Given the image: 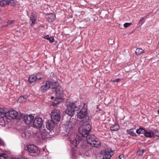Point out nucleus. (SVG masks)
<instances>
[{"label":"nucleus","instance_id":"nucleus-30","mask_svg":"<svg viewBox=\"0 0 159 159\" xmlns=\"http://www.w3.org/2000/svg\"><path fill=\"white\" fill-rule=\"evenodd\" d=\"M7 4L11 5L12 6H13L14 5L15 1L14 0H7Z\"/></svg>","mask_w":159,"mask_h":159},{"label":"nucleus","instance_id":"nucleus-38","mask_svg":"<svg viewBox=\"0 0 159 159\" xmlns=\"http://www.w3.org/2000/svg\"><path fill=\"white\" fill-rule=\"evenodd\" d=\"M120 81V78H118L116 79L114 81L115 82H118Z\"/></svg>","mask_w":159,"mask_h":159},{"label":"nucleus","instance_id":"nucleus-20","mask_svg":"<svg viewBox=\"0 0 159 159\" xmlns=\"http://www.w3.org/2000/svg\"><path fill=\"white\" fill-rule=\"evenodd\" d=\"M155 134L152 131H148L146 130L144 135L147 137L152 138L154 137Z\"/></svg>","mask_w":159,"mask_h":159},{"label":"nucleus","instance_id":"nucleus-18","mask_svg":"<svg viewBox=\"0 0 159 159\" xmlns=\"http://www.w3.org/2000/svg\"><path fill=\"white\" fill-rule=\"evenodd\" d=\"M2 112L0 111V125H4L7 121V116H4V115H3V116H2L1 115Z\"/></svg>","mask_w":159,"mask_h":159},{"label":"nucleus","instance_id":"nucleus-41","mask_svg":"<svg viewBox=\"0 0 159 159\" xmlns=\"http://www.w3.org/2000/svg\"><path fill=\"white\" fill-rule=\"evenodd\" d=\"M54 98V97L53 96H52L51 97V99L52 100H53Z\"/></svg>","mask_w":159,"mask_h":159},{"label":"nucleus","instance_id":"nucleus-8","mask_svg":"<svg viewBox=\"0 0 159 159\" xmlns=\"http://www.w3.org/2000/svg\"><path fill=\"white\" fill-rule=\"evenodd\" d=\"M20 117V120L23 121L25 124L27 125L30 124L34 119V116L32 114L30 115L22 114L21 115Z\"/></svg>","mask_w":159,"mask_h":159},{"label":"nucleus","instance_id":"nucleus-5","mask_svg":"<svg viewBox=\"0 0 159 159\" xmlns=\"http://www.w3.org/2000/svg\"><path fill=\"white\" fill-rule=\"evenodd\" d=\"M86 138L87 141L91 146L96 148L100 146V141L94 135H88Z\"/></svg>","mask_w":159,"mask_h":159},{"label":"nucleus","instance_id":"nucleus-24","mask_svg":"<svg viewBox=\"0 0 159 159\" xmlns=\"http://www.w3.org/2000/svg\"><path fill=\"white\" fill-rule=\"evenodd\" d=\"M31 134L28 131H25L22 134V136L23 138L28 139L30 137Z\"/></svg>","mask_w":159,"mask_h":159},{"label":"nucleus","instance_id":"nucleus-4","mask_svg":"<svg viewBox=\"0 0 159 159\" xmlns=\"http://www.w3.org/2000/svg\"><path fill=\"white\" fill-rule=\"evenodd\" d=\"M67 108L65 110L66 113L71 117L73 116L75 112L79 111L80 109L74 102H70L67 104Z\"/></svg>","mask_w":159,"mask_h":159},{"label":"nucleus","instance_id":"nucleus-26","mask_svg":"<svg viewBox=\"0 0 159 159\" xmlns=\"http://www.w3.org/2000/svg\"><path fill=\"white\" fill-rule=\"evenodd\" d=\"M144 52V50L142 48H137L135 51L136 54L137 56L140 55Z\"/></svg>","mask_w":159,"mask_h":159},{"label":"nucleus","instance_id":"nucleus-33","mask_svg":"<svg viewBox=\"0 0 159 159\" xmlns=\"http://www.w3.org/2000/svg\"><path fill=\"white\" fill-rule=\"evenodd\" d=\"M144 151L145 150L144 149H143L142 151L140 150L138 152L140 155H142Z\"/></svg>","mask_w":159,"mask_h":159},{"label":"nucleus","instance_id":"nucleus-17","mask_svg":"<svg viewBox=\"0 0 159 159\" xmlns=\"http://www.w3.org/2000/svg\"><path fill=\"white\" fill-rule=\"evenodd\" d=\"M45 17L48 22L50 23L52 22L56 18L55 15L53 13L47 14Z\"/></svg>","mask_w":159,"mask_h":159},{"label":"nucleus","instance_id":"nucleus-6","mask_svg":"<svg viewBox=\"0 0 159 159\" xmlns=\"http://www.w3.org/2000/svg\"><path fill=\"white\" fill-rule=\"evenodd\" d=\"M91 129V125L89 124H86L82 125L80 126L79 128V132L83 137H86L90 132Z\"/></svg>","mask_w":159,"mask_h":159},{"label":"nucleus","instance_id":"nucleus-13","mask_svg":"<svg viewBox=\"0 0 159 159\" xmlns=\"http://www.w3.org/2000/svg\"><path fill=\"white\" fill-rule=\"evenodd\" d=\"M41 79V77H39L38 75H32L30 76L28 78V82L31 84L36 81L38 80H39Z\"/></svg>","mask_w":159,"mask_h":159},{"label":"nucleus","instance_id":"nucleus-27","mask_svg":"<svg viewBox=\"0 0 159 159\" xmlns=\"http://www.w3.org/2000/svg\"><path fill=\"white\" fill-rule=\"evenodd\" d=\"M26 99L23 96H20L18 100V102H26Z\"/></svg>","mask_w":159,"mask_h":159},{"label":"nucleus","instance_id":"nucleus-22","mask_svg":"<svg viewBox=\"0 0 159 159\" xmlns=\"http://www.w3.org/2000/svg\"><path fill=\"white\" fill-rule=\"evenodd\" d=\"M110 128L112 131H116L119 129L120 126L117 124L115 123L114 124L111 125Z\"/></svg>","mask_w":159,"mask_h":159},{"label":"nucleus","instance_id":"nucleus-15","mask_svg":"<svg viewBox=\"0 0 159 159\" xmlns=\"http://www.w3.org/2000/svg\"><path fill=\"white\" fill-rule=\"evenodd\" d=\"M55 123L52 120H48L46 123V125L47 128L49 130L52 129L54 127Z\"/></svg>","mask_w":159,"mask_h":159},{"label":"nucleus","instance_id":"nucleus-1","mask_svg":"<svg viewBox=\"0 0 159 159\" xmlns=\"http://www.w3.org/2000/svg\"><path fill=\"white\" fill-rule=\"evenodd\" d=\"M50 88H51L52 91H55L57 93H58L60 96H62V93L60 92V90L58 87V84L56 81L52 82L50 81H46L45 84L41 86L40 90L43 93H44Z\"/></svg>","mask_w":159,"mask_h":159},{"label":"nucleus","instance_id":"nucleus-42","mask_svg":"<svg viewBox=\"0 0 159 159\" xmlns=\"http://www.w3.org/2000/svg\"><path fill=\"white\" fill-rule=\"evenodd\" d=\"M157 138H156V139H159V136H157Z\"/></svg>","mask_w":159,"mask_h":159},{"label":"nucleus","instance_id":"nucleus-11","mask_svg":"<svg viewBox=\"0 0 159 159\" xmlns=\"http://www.w3.org/2000/svg\"><path fill=\"white\" fill-rule=\"evenodd\" d=\"M33 122V125L34 126L37 128H40L43 123V120L42 118L39 116L36 117L34 118Z\"/></svg>","mask_w":159,"mask_h":159},{"label":"nucleus","instance_id":"nucleus-35","mask_svg":"<svg viewBox=\"0 0 159 159\" xmlns=\"http://www.w3.org/2000/svg\"><path fill=\"white\" fill-rule=\"evenodd\" d=\"M49 36L48 35H47V36H44L43 38L45 39H46L48 40L50 39Z\"/></svg>","mask_w":159,"mask_h":159},{"label":"nucleus","instance_id":"nucleus-2","mask_svg":"<svg viewBox=\"0 0 159 159\" xmlns=\"http://www.w3.org/2000/svg\"><path fill=\"white\" fill-rule=\"evenodd\" d=\"M80 109L79 111H77L76 113L77 115L78 118L80 119H83L82 121L83 123L87 122L89 120V116H88L87 106L85 104H83V106L79 107Z\"/></svg>","mask_w":159,"mask_h":159},{"label":"nucleus","instance_id":"nucleus-28","mask_svg":"<svg viewBox=\"0 0 159 159\" xmlns=\"http://www.w3.org/2000/svg\"><path fill=\"white\" fill-rule=\"evenodd\" d=\"M6 5H7V0H3L0 2V6L2 7Z\"/></svg>","mask_w":159,"mask_h":159},{"label":"nucleus","instance_id":"nucleus-14","mask_svg":"<svg viewBox=\"0 0 159 159\" xmlns=\"http://www.w3.org/2000/svg\"><path fill=\"white\" fill-rule=\"evenodd\" d=\"M60 92L61 93H62V96H60V95L58 93L57 94L55 92V93L57 95H56V97L55 98V100H54V102H53V104H52V105H53L54 106L56 105H57L59 103V102H60V100L61 99L62 97L63 96V93L61 90Z\"/></svg>","mask_w":159,"mask_h":159},{"label":"nucleus","instance_id":"nucleus-36","mask_svg":"<svg viewBox=\"0 0 159 159\" xmlns=\"http://www.w3.org/2000/svg\"><path fill=\"white\" fill-rule=\"evenodd\" d=\"M120 159H125L124 155L121 154L118 156Z\"/></svg>","mask_w":159,"mask_h":159},{"label":"nucleus","instance_id":"nucleus-19","mask_svg":"<svg viewBox=\"0 0 159 159\" xmlns=\"http://www.w3.org/2000/svg\"><path fill=\"white\" fill-rule=\"evenodd\" d=\"M80 143L79 140L77 141L76 139H74L70 142V146L72 148H75L77 144Z\"/></svg>","mask_w":159,"mask_h":159},{"label":"nucleus","instance_id":"nucleus-34","mask_svg":"<svg viewBox=\"0 0 159 159\" xmlns=\"http://www.w3.org/2000/svg\"><path fill=\"white\" fill-rule=\"evenodd\" d=\"M144 17L142 18L140 20V21H139V24H141V25L143 24V20H144Z\"/></svg>","mask_w":159,"mask_h":159},{"label":"nucleus","instance_id":"nucleus-40","mask_svg":"<svg viewBox=\"0 0 159 159\" xmlns=\"http://www.w3.org/2000/svg\"><path fill=\"white\" fill-rule=\"evenodd\" d=\"M81 146L84 149V148H86V145H83V146H82V145H81Z\"/></svg>","mask_w":159,"mask_h":159},{"label":"nucleus","instance_id":"nucleus-44","mask_svg":"<svg viewBox=\"0 0 159 159\" xmlns=\"http://www.w3.org/2000/svg\"><path fill=\"white\" fill-rule=\"evenodd\" d=\"M157 112L159 114V110H158Z\"/></svg>","mask_w":159,"mask_h":159},{"label":"nucleus","instance_id":"nucleus-12","mask_svg":"<svg viewBox=\"0 0 159 159\" xmlns=\"http://www.w3.org/2000/svg\"><path fill=\"white\" fill-rule=\"evenodd\" d=\"M114 152L110 149H105L103 154L102 159H110Z\"/></svg>","mask_w":159,"mask_h":159},{"label":"nucleus","instance_id":"nucleus-39","mask_svg":"<svg viewBox=\"0 0 159 159\" xmlns=\"http://www.w3.org/2000/svg\"><path fill=\"white\" fill-rule=\"evenodd\" d=\"M4 142L2 140H0V145H3L4 144Z\"/></svg>","mask_w":159,"mask_h":159},{"label":"nucleus","instance_id":"nucleus-32","mask_svg":"<svg viewBox=\"0 0 159 159\" xmlns=\"http://www.w3.org/2000/svg\"><path fill=\"white\" fill-rule=\"evenodd\" d=\"M50 43H53L54 42V39L53 37L51 36L50 37V39H48Z\"/></svg>","mask_w":159,"mask_h":159},{"label":"nucleus","instance_id":"nucleus-25","mask_svg":"<svg viewBox=\"0 0 159 159\" xmlns=\"http://www.w3.org/2000/svg\"><path fill=\"white\" fill-rule=\"evenodd\" d=\"M146 130L143 127H140L139 129H137L136 130V132L139 134H143L144 135L146 131Z\"/></svg>","mask_w":159,"mask_h":159},{"label":"nucleus","instance_id":"nucleus-16","mask_svg":"<svg viewBox=\"0 0 159 159\" xmlns=\"http://www.w3.org/2000/svg\"><path fill=\"white\" fill-rule=\"evenodd\" d=\"M37 19V17L35 14L32 12L30 16V23L31 26H33L35 24V20Z\"/></svg>","mask_w":159,"mask_h":159},{"label":"nucleus","instance_id":"nucleus-10","mask_svg":"<svg viewBox=\"0 0 159 159\" xmlns=\"http://www.w3.org/2000/svg\"><path fill=\"white\" fill-rule=\"evenodd\" d=\"M3 114H6L7 118L10 119H15L17 118L18 113L17 112L13 109L9 110L7 112H3Z\"/></svg>","mask_w":159,"mask_h":159},{"label":"nucleus","instance_id":"nucleus-31","mask_svg":"<svg viewBox=\"0 0 159 159\" xmlns=\"http://www.w3.org/2000/svg\"><path fill=\"white\" fill-rule=\"evenodd\" d=\"M131 25V23H125L124 25V26L125 28H127Z\"/></svg>","mask_w":159,"mask_h":159},{"label":"nucleus","instance_id":"nucleus-9","mask_svg":"<svg viewBox=\"0 0 159 159\" xmlns=\"http://www.w3.org/2000/svg\"><path fill=\"white\" fill-rule=\"evenodd\" d=\"M27 148V149L29 152V154L31 156H35L37 155L39 153L38 148L34 146V145H28Z\"/></svg>","mask_w":159,"mask_h":159},{"label":"nucleus","instance_id":"nucleus-29","mask_svg":"<svg viewBox=\"0 0 159 159\" xmlns=\"http://www.w3.org/2000/svg\"><path fill=\"white\" fill-rule=\"evenodd\" d=\"M7 155L4 153L0 154V159H6L7 158Z\"/></svg>","mask_w":159,"mask_h":159},{"label":"nucleus","instance_id":"nucleus-3","mask_svg":"<svg viewBox=\"0 0 159 159\" xmlns=\"http://www.w3.org/2000/svg\"><path fill=\"white\" fill-rule=\"evenodd\" d=\"M51 132L47 131L45 129L40 128L39 130L35 133L36 137L38 139L39 141L41 139L43 140L50 138L51 136Z\"/></svg>","mask_w":159,"mask_h":159},{"label":"nucleus","instance_id":"nucleus-23","mask_svg":"<svg viewBox=\"0 0 159 159\" xmlns=\"http://www.w3.org/2000/svg\"><path fill=\"white\" fill-rule=\"evenodd\" d=\"M65 128L67 130H68V131H69L72 127L71 122L70 121L66 122V123L65 124Z\"/></svg>","mask_w":159,"mask_h":159},{"label":"nucleus","instance_id":"nucleus-7","mask_svg":"<svg viewBox=\"0 0 159 159\" xmlns=\"http://www.w3.org/2000/svg\"><path fill=\"white\" fill-rule=\"evenodd\" d=\"M51 120L56 124H57L59 123L61 119V112L58 109L52 110L51 113Z\"/></svg>","mask_w":159,"mask_h":159},{"label":"nucleus","instance_id":"nucleus-43","mask_svg":"<svg viewBox=\"0 0 159 159\" xmlns=\"http://www.w3.org/2000/svg\"><path fill=\"white\" fill-rule=\"evenodd\" d=\"M116 159H120L119 157H118Z\"/></svg>","mask_w":159,"mask_h":159},{"label":"nucleus","instance_id":"nucleus-21","mask_svg":"<svg viewBox=\"0 0 159 159\" xmlns=\"http://www.w3.org/2000/svg\"><path fill=\"white\" fill-rule=\"evenodd\" d=\"M134 129L133 128H131L126 130V133L132 136L136 137L137 134L134 131Z\"/></svg>","mask_w":159,"mask_h":159},{"label":"nucleus","instance_id":"nucleus-37","mask_svg":"<svg viewBox=\"0 0 159 159\" xmlns=\"http://www.w3.org/2000/svg\"><path fill=\"white\" fill-rule=\"evenodd\" d=\"M13 22V20H9L7 22V24L8 25L11 24Z\"/></svg>","mask_w":159,"mask_h":159}]
</instances>
